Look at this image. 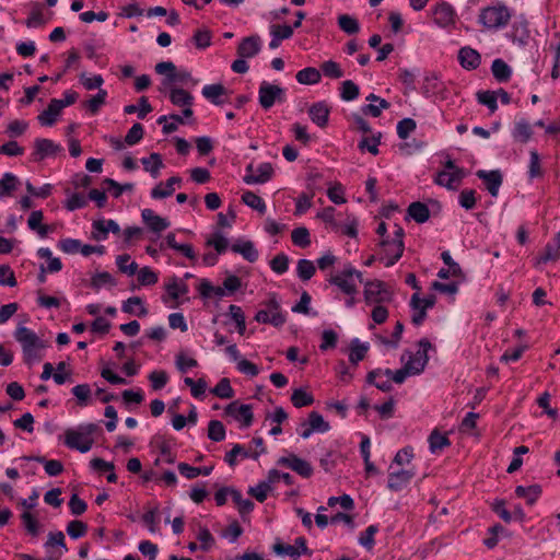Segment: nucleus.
Returning <instances> with one entry per match:
<instances>
[{"label":"nucleus","instance_id":"nucleus-1","mask_svg":"<svg viewBox=\"0 0 560 560\" xmlns=\"http://www.w3.org/2000/svg\"><path fill=\"white\" fill-rule=\"evenodd\" d=\"M13 336L22 347L23 359L26 364H32L43 359V350L48 347V343L40 339L32 329L19 325Z\"/></svg>","mask_w":560,"mask_h":560},{"label":"nucleus","instance_id":"nucleus-2","mask_svg":"<svg viewBox=\"0 0 560 560\" xmlns=\"http://www.w3.org/2000/svg\"><path fill=\"white\" fill-rule=\"evenodd\" d=\"M101 431L96 423H83L77 430L68 429L65 432V444L71 450H77L80 453H88L93 444V434Z\"/></svg>","mask_w":560,"mask_h":560},{"label":"nucleus","instance_id":"nucleus-3","mask_svg":"<svg viewBox=\"0 0 560 560\" xmlns=\"http://www.w3.org/2000/svg\"><path fill=\"white\" fill-rule=\"evenodd\" d=\"M155 72L159 74H166L163 79V85H172L174 82H179L184 85L190 84L195 86L198 84V80L191 77V73L187 70H176V66L172 61H161L155 65Z\"/></svg>","mask_w":560,"mask_h":560},{"label":"nucleus","instance_id":"nucleus-4","mask_svg":"<svg viewBox=\"0 0 560 560\" xmlns=\"http://www.w3.org/2000/svg\"><path fill=\"white\" fill-rule=\"evenodd\" d=\"M511 13L505 5L488 7L481 10L479 22L487 28H503L508 25Z\"/></svg>","mask_w":560,"mask_h":560},{"label":"nucleus","instance_id":"nucleus-5","mask_svg":"<svg viewBox=\"0 0 560 560\" xmlns=\"http://www.w3.org/2000/svg\"><path fill=\"white\" fill-rule=\"evenodd\" d=\"M258 102L265 110H268L276 103L285 102V90L277 84L262 81L258 90Z\"/></svg>","mask_w":560,"mask_h":560},{"label":"nucleus","instance_id":"nucleus-6","mask_svg":"<svg viewBox=\"0 0 560 560\" xmlns=\"http://www.w3.org/2000/svg\"><path fill=\"white\" fill-rule=\"evenodd\" d=\"M63 148L60 144L55 143L50 139L37 138L34 141V151L32 152V159L35 162H40L48 156H55L62 152Z\"/></svg>","mask_w":560,"mask_h":560},{"label":"nucleus","instance_id":"nucleus-7","mask_svg":"<svg viewBox=\"0 0 560 560\" xmlns=\"http://www.w3.org/2000/svg\"><path fill=\"white\" fill-rule=\"evenodd\" d=\"M224 412L226 416L233 417L237 421H242V427L248 428L254 421L252 405L240 404L237 400L230 402Z\"/></svg>","mask_w":560,"mask_h":560},{"label":"nucleus","instance_id":"nucleus-8","mask_svg":"<svg viewBox=\"0 0 560 560\" xmlns=\"http://www.w3.org/2000/svg\"><path fill=\"white\" fill-rule=\"evenodd\" d=\"M404 235H405L404 229L401 226L397 225V229L394 232L393 240L383 238L380 242L378 245L381 247H386V246L395 247V253L389 257V259L387 261H385L386 267L394 266L401 258L404 250H405Z\"/></svg>","mask_w":560,"mask_h":560},{"label":"nucleus","instance_id":"nucleus-9","mask_svg":"<svg viewBox=\"0 0 560 560\" xmlns=\"http://www.w3.org/2000/svg\"><path fill=\"white\" fill-rule=\"evenodd\" d=\"M419 350L416 354L410 353L407 364H411L413 375L422 373L428 364V351L432 348V343L427 338H422L418 342Z\"/></svg>","mask_w":560,"mask_h":560},{"label":"nucleus","instance_id":"nucleus-10","mask_svg":"<svg viewBox=\"0 0 560 560\" xmlns=\"http://www.w3.org/2000/svg\"><path fill=\"white\" fill-rule=\"evenodd\" d=\"M277 465L291 468L303 478H310L314 471L312 465L308 462L300 458L295 454L280 457L277 460Z\"/></svg>","mask_w":560,"mask_h":560},{"label":"nucleus","instance_id":"nucleus-11","mask_svg":"<svg viewBox=\"0 0 560 560\" xmlns=\"http://www.w3.org/2000/svg\"><path fill=\"white\" fill-rule=\"evenodd\" d=\"M476 176L485 183L487 190L492 197L498 196L503 182L502 173L499 170H479L476 172Z\"/></svg>","mask_w":560,"mask_h":560},{"label":"nucleus","instance_id":"nucleus-12","mask_svg":"<svg viewBox=\"0 0 560 560\" xmlns=\"http://www.w3.org/2000/svg\"><path fill=\"white\" fill-rule=\"evenodd\" d=\"M387 295L388 292L385 290L384 282L374 280L364 283V299L366 303H381L387 300Z\"/></svg>","mask_w":560,"mask_h":560},{"label":"nucleus","instance_id":"nucleus-13","mask_svg":"<svg viewBox=\"0 0 560 560\" xmlns=\"http://www.w3.org/2000/svg\"><path fill=\"white\" fill-rule=\"evenodd\" d=\"M92 228V236L96 241H105L108 236V232L119 234L121 231L118 223L112 219L96 220L93 222Z\"/></svg>","mask_w":560,"mask_h":560},{"label":"nucleus","instance_id":"nucleus-14","mask_svg":"<svg viewBox=\"0 0 560 560\" xmlns=\"http://www.w3.org/2000/svg\"><path fill=\"white\" fill-rule=\"evenodd\" d=\"M261 49V39L258 35L244 37L237 46V55L241 58H253Z\"/></svg>","mask_w":560,"mask_h":560},{"label":"nucleus","instance_id":"nucleus-15","mask_svg":"<svg viewBox=\"0 0 560 560\" xmlns=\"http://www.w3.org/2000/svg\"><path fill=\"white\" fill-rule=\"evenodd\" d=\"M330 108L325 102H316L308 108L310 119L319 128H325L328 124Z\"/></svg>","mask_w":560,"mask_h":560},{"label":"nucleus","instance_id":"nucleus-16","mask_svg":"<svg viewBox=\"0 0 560 560\" xmlns=\"http://www.w3.org/2000/svg\"><path fill=\"white\" fill-rule=\"evenodd\" d=\"M455 15L456 13L453 7L446 2L438 4L433 10L434 22L441 27H446L453 24Z\"/></svg>","mask_w":560,"mask_h":560},{"label":"nucleus","instance_id":"nucleus-17","mask_svg":"<svg viewBox=\"0 0 560 560\" xmlns=\"http://www.w3.org/2000/svg\"><path fill=\"white\" fill-rule=\"evenodd\" d=\"M256 171L257 174H245L243 180L247 185L265 184L269 182L275 174L271 163L268 162L259 164Z\"/></svg>","mask_w":560,"mask_h":560},{"label":"nucleus","instance_id":"nucleus-18","mask_svg":"<svg viewBox=\"0 0 560 560\" xmlns=\"http://www.w3.org/2000/svg\"><path fill=\"white\" fill-rule=\"evenodd\" d=\"M415 472L407 469L389 472L387 488L392 491L402 490L413 478Z\"/></svg>","mask_w":560,"mask_h":560},{"label":"nucleus","instance_id":"nucleus-19","mask_svg":"<svg viewBox=\"0 0 560 560\" xmlns=\"http://www.w3.org/2000/svg\"><path fill=\"white\" fill-rule=\"evenodd\" d=\"M141 217L143 222L154 233H160L166 230L171 224L167 219L155 214V212L152 209H143L141 212Z\"/></svg>","mask_w":560,"mask_h":560},{"label":"nucleus","instance_id":"nucleus-20","mask_svg":"<svg viewBox=\"0 0 560 560\" xmlns=\"http://www.w3.org/2000/svg\"><path fill=\"white\" fill-rule=\"evenodd\" d=\"M458 61L464 69L474 70L479 67L481 56L476 49L466 46L459 49Z\"/></svg>","mask_w":560,"mask_h":560},{"label":"nucleus","instance_id":"nucleus-21","mask_svg":"<svg viewBox=\"0 0 560 560\" xmlns=\"http://www.w3.org/2000/svg\"><path fill=\"white\" fill-rule=\"evenodd\" d=\"M533 133V127L525 118L515 120L511 132L513 140L522 144L527 143L532 139Z\"/></svg>","mask_w":560,"mask_h":560},{"label":"nucleus","instance_id":"nucleus-22","mask_svg":"<svg viewBox=\"0 0 560 560\" xmlns=\"http://www.w3.org/2000/svg\"><path fill=\"white\" fill-rule=\"evenodd\" d=\"M231 250L233 253L242 255L243 258L248 262H255L259 257V253L256 249L255 244L249 240H238L237 242L232 244Z\"/></svg>","mask_w":560,"mask_h":560},{"label":"nucleus","instance_id":"nucleus-23","mask_svg":"<svg viewBox=\"0 0 560 560\" xmlns=\"http://www.w3.org/2000/svg\"><path fill=\"white\" fill-rule=\"evenodd\" d=\"M366 101L371 102L368 105L362 107V112L365 115H371L372 117H380L383 109H388L390 107V103L385 98H382L374 93H371L366 96Z\"/></svg>","mask_w":560,"mask_h":560},{"label":"nucleus","instance_id":"nucleus-24","mask_svg":"<svg viewBox=\"0 0 560 560\" xmlns=\"http://www.w3.org/2000/svg\"><path fill=\"white\" fill-rule=\"evenodd\" d=\"M61 108H59L58 106V102H57V98H52L47 108L44 109L37 117L39 124L42 126H52L56 120H57V117L61 114Z\"/></svg>","mask_w":560,"mask_h":560},{"label":"nucleus","instance_id":"nucleus-25","mask_svg":"<svg viewBox=\"0 0 560 560\" xmlns=\"http://www.w3.org/2000/svg\"><path fill=\"white\" fill-rule=\"evenodd\" d=\"M407 214L415 222L422 224L429 220L430 209L425 203L421 201H415L408 206Z\"/></svg>","mask_w":560,"mask_h":560},{"label":"nucleus","instance_id":"nucleus-26","mask_svg":"<svg viewBox=\"0 0 560 560\" xmlns=\"http://www.w3.org/2000/svg\"><path fill=\"white\" fill-rule=\"evenodd\" d=\"M511 37L513 42L525 45L529 38L528 22L522 16L512 25Z\"/></svg>","mask_w":560,"mask_h":560},{"label":"nucleus","instance_id":"nucleus-27","mask_svg":"<svg viewBox=\"0 0 560 560\" xmlns=\"http://www.w3.org/2000/svg\"><path fill=\"white\" fill-rule=\"evenodd\" d=\"M541 487L537 483L530 485L528 487L517 486L515 488V495L517 498L525 499L527 504L534 505L538 498L541 495Z\"/></svg>","mask_w":560,"mask_h":560},{"label":"nucleus","instance_id":"nucleus-28","mask_svg":"<svg viewBox=\"0 0 560 560\" xmlns=\"http://www.w3.org/2000/svg\"><path fill=\"white\" fill-rule=\"evenodd\" d=\"M491 72L493 78L500 83L508 82L512 75L511 67L501 58L492 61Z\"/></svg>","mask_w":560,"mask_h":560},{"label":"nucleus","instance_id":"nucleus-29","mask_svg":"<svg viewBox=\"0 0 560 560\" xmlns=\"http://www.w3.org/2000/svg\"><path fill=\"white\" fill-rule=\"evenodd\" d=\"M182 183V178L179 176H172L166 180L165 188H162V183L156 185L151 190V198L153 199H164L173 195L174 192V185H179Z\"/></svg>","mask_w":560,"mask_h":560},{"label":"nucleus","instance_id":"nucleus-30","mask_svg":"<svg viewBox=\"0 0 560 560\" xmlns=\"http://www.w3.org/2000/svg\"><path fill=\"white\" fill-rule=\"evenodd\" d=\"M310 425L314 432L325 433L330 430V424L324 420L323 416L317 411H311L307 420L303 421L300 427Z\"/></svg>","mask_w":560,"mask_h":560},{"label":"nucleus","instance_id":"nucleus-31","mask_svg":"<svg viewBox=\"0 0 560 560\" xmlns=\"http://www.w3.org/2000/svg\"><path fill=\"white\" fill-rule=\"evenodd\" d=\"M203 97H206L208 101H210L213 105H221L223 101L220 98V96L228 93V90L224 85L217 83V84H208L202 88L201 91Z\"/></svg>","mask_w":560,"mask_h":560},{"label":"nucleus","instance_id":"nucleus-32","mask_svg":"<svg viewBox=\"0 0 560 560\" xmlns=\"http://www.w3.org/2000/svg\"><path fill=\"white\" fill-rule=\"evenodd\" d=\"M121 310L127 314H135L139 317H143L148 314V310L143 306V301L139 296H131L122 303Z\"/></svg>","mask_w":560,"mask_h":560},{"label":"nucleus","instance_id":"nucleus-33","mask_svg":"<svg viewBox=\"0 0 560 560\" xmlns=\"http://www.w3.org/2000/svg\"><path fill=\"white\" fill-rule=\"evenodd\" d=\"M236 456L256 460L259 457V453H250V451H247L243 445L235 444L232 450L225 454L224 460L229 466L233 467L236 464Z\"/></svg>","mask_w":560,"mask_h":560},{"label":"nucleus","instance_id":"nucleus-34","mask_svg":"<svg viewBox=\"0 0 560 560\" xmlns=\"http://www.w3.org/2000/svg\"><path fill=\"white\" fill-rule=\"evenodd\" d=\"M170 101L175 106H192L194 96L180 88H172L170 90Z\"/></svg>","mask_w":560,"mask_h":560},{"label":"nucleus","instance_id":"nucleus-35","mask_svg":"<svg viewBox=\"0 0 560 560\" xmlns=\"http://www.w3.org/2000/svg\"><path fill=\"white\" fill-rule=\"evenodd\" d=\"M141 163L153 178L159 176L160 170L164 166L161 154L155 152L151 153L149 158H142Z\"/></svg>","mask_w":560,"mask_h":560},{"label":"nucleus","instance_id":"nucleus-36","mask_svg":"<svg viewBox=\"0 0 560 560\" xmlns=\"http://www.w3.org/2000/svg\"><path fill=\"white\" fill-rule=\"evenodd\" d=\"M28 460H36L40 464H44L45 471L48 476L56 477L63 471V465L60 460L57 459H46L43 456H32L26 457Z\"/></svg>","mask_w":560,"mask_h":560},{"label":"nucleus","instance_id":"nucleus-37","mask_svg":"<svg viewBox=\"0 0 560 560\" xmlns=\"http://www.w3.org/2000/svg\"><path fill=\"white\" fill-rule=\"evenodd\" d=\"M322 74L320 71L313 67H306L300 70L295 79L300 84L311 85L316 84L320 81Z\"/></svg>","mask_w":560,"mask_h":560},{"label":"nucleus","instance_id":"nucleus-38","mask_svg":"<svg viewBox=\"0 0 560 560\" xmlns=\"http://www.w3.org/2000/svg\"><path fill=\"white\" fill-rule=\"evenodd\" d=\"M328 281L330 284L338 287L347 295H354L358 291L357 284L352 278L331 275Z\"/></svg>","mask_w":560,"mask_h":560},{"label":"nucleus","instance_id":"nucleus-39","mask_svg":"<svg viewBox=\"0 0 560 560\" xmlns=\"http://www.w3.org/2000/svg\"><path fill=\"white\" fill-rule=\"evenodd\" d=\"M382 374H383V369H374L366 374L365 381L369 385H373L377 389H380L384 393H389L393 390V385L389 380L376 381V378L382 376Z\"/></svg>","mask_w":560,"mask_h":560},{"label":"nucleus","instance_id":"nucleus-40","mask_svg":"<svg viewBox=\"0 0 560 560\" xmlns=\"http://www.w3.org/2000/svg\"><path fill=\"white\" fill-rule=\"evenodd\" d=\"M153 110V107L151 106V104L149 103L148 101V97L147 96H141L139 98V106L135 105V104H130V105H126L124 107V112L125 114H135V113H138V117L140 119H144L147 117V115L149 113H151Z\"/></svg>","mask_w":560,"mask_h":560},{"label":"nucleus","instance_id":"nucleus-41","mask_svg":"<svg viewBox=\"0 0 560 560\" xmlns=\"http://www.w3.org/2000/svg\"><path fill=\"white\" fill-rule=\"evenodd\" d=\"M528 178L530 180L540 178L544 176V170L540 162L539 153L536 150L529 151V163L527 171Z\"/></svg>","mask_w":560,"mask_h":560},{"label":"nucleus","instance_id":"nucleus-42","mask_svg":"<svg viewBox=\"0 0 560 560\" xmlns=\"http://www.w3.org/2000/svg\"><path fill=\"white\" fill-rule=\"evenodd\" d=\"M231 498L237 505L238 512L242 516L249 514L255 508L254 502L249 499H244L241 491L235 488L231 491Z\"/></svg>","mask_w":560,"mask_h":560},{"label":"nucleus","instance_id":"nucleus-43","mask_svg":"<svg viewBox=\"0 0 560 560\" xmlns=\"http://www.w3.org/2000/svg\"><path fill=\"white\" fill-rule=\"evenodd\" d=\"M368 351V343H360L359 339H353L351 341L349 361L352 364L357 365L360 361H362L365 358Z\"/></svg>","mask_w":560,"mask_h":560},{"label":"nucleus","instance_id":"nucleus-44","mask_svg":"<svg viewBox=\"0 0 560 560\" xmlns=\"http://www.w3.org/2000/svg\"><path fill=\"white\" fill-rule=\"evenodd\" d=\"M199 293L205 299H209L211 296L221 299L226 294V290L224 287H215L209 280L203 279L199 285Z\"/></svg>","mask_w":560,"mask_h":560},{"label":"nucleus","instance_id":"nucleus-45","mask_svg":"<svg viewBox=\"0 0 560 560\" xmlns=\"http://www.w3.org/2000/svg\"><path fill=\"white\" fill-rule=\"evenodd\" d=\"M242 201L261 214L266 212L267 208L264 199L250 190H247L242 195Z\"/></svg>","mask_w":560,"mask_h":560},{"label":"nucleus","instance_id":"nucleus-46","mask_svg":"<svg viewBox=\"0 0 560 560\" xmlns=\"http://www.w3.org/2000/svg\"><path fill=\"white\" fill-rule=\"evenodd\" d=\"M338 25L348 35H354L360 31L359 21L349 14L339 15Z\"/></svg>","mask_w":560,"mask_h":560},{"label":"nucleus","instance_id":"nucleus-47","mask_svg":"<svg viewBox=\"0 0 560 560\" xmlns=\"http://www.w3.org/2000/svg\"><path fill=\"white\" fill-rule=\"evenodd\" d=\"M272 551L278 556H289L291 560H298L301 557L298 547L285 545L279 538L272 545Z\"/></svg>","mask_w":560,"mask_h":560},{"label":"nucleus","instance_id":"nucleus-48","mask_svg":"<svg viewBox=\"0 0 560 560\" xmlns=\"http://www.w3.org/2000/svg\"><path fill=\"white\" fill-rule=\"evenodd\" d=\"M206 245L213 247L218 255H222L228 250L229 241L220 231H217L207 240Z\"/></svg>","mask_w":560,"mask_h":560},{"label":"nucleus","instance_id":"nucleus-49","mask_svg":"<svg viewBox=\"0 0 560 560\" xmlns=\"http://www.w3.org/2000/svg\"><path fill=\"white\" fill-rule=\"evenodd\" d=\"M291 401L295 408H302L314 404V396L303 388H296L291 395Z\"/></svg>","mask_w":560,"mask_h":560},{"label":"nucleus","instance_id":"nucleus-50","mask_svg":"<svg viewBox=\"0 0 560 560\" xmlns=\"http://www.w3.org/2000/svg\"><path fill=\"white\" fill-rule=\"evenodd\" d=\"M19 178L12 173L3 174L0 179V197L10 196L15 189Z\"/></svg>","mask_w":560,"mask_h":560},{"label":"nucleus","instance_id":"nucleus-51","mask_svg":"<svg viewBox=\"0 0 560 560\" xmlns=\"http://www.w3.org/2000/svg\"><path fill=\"white\" fill-rule=\"evenodd\" d=\"M24 24L28 28L40 27L46 24V20L43 15V9L39 3H35L34 9L25 20Z\"/></svg>","mask_w":560,"mask_h":560},{"label":"nucleus","instance_id":"nucleus-52","mask_svg":"<svg viewBox=\"0 0 560 560\" xmlns=\"http://www.w3.org/2000/svg\"><path fill=\"white\" fill-rule=\"evenodd\" d=\"M298 276L302 281H308L316 272V267L312 260L300 259L296 266Z\"/></svg>","mask_w":560,"mask_h":560},{"label":"nucleus","instance_id":"nucleus-53","mask_svg":"<svg viewBox=\"0 0 560 560\" xmlns=\"http://www.w3.org/2000/svg\"><path fill=\"white\" fill-rule=\"evenodd\" d=\"M211 393L222 399H230L234 397V389L231 386L230 380L226 377L221 378L211 389Z\"/></svg>","mask_w":560,"mask_h":560},{"label":"nucleus","instance_id":"nucleus-54","mask_svg":"<svg viewBox=\"0 0 560 560\" xmlns=\"http://www.w3.org/2000/svg\"><path fill=\"white\" fill-rule=\"evenodd\" d=\"M116 265L120 272L128 276H133L138 271V264L136 261H130V255L128 254L117 256Z\"/></svg>","mask_w":560,"mask_h":560},{"label":"nucleus","instance_id":"nucleus-55","mask_svg":"<svg viewBox=\"0 0 560 560\" xmlns=\"http://www.w3.org/2000/svg\"><path fill=\"white\" fill-rule=\"evenodd\" d=\"M165 290L170 298L177 300L180 295L188 292V285L186 283H179L176 277H173L168 283L165 284Z\"/></svg>","mask_w":560,"mask_h":560},{"label":"nucleus","instance_id":"nucleus-56","mask_svg":"<svg viewBox=\"0 0 560 560\" xmlns=\"http://www.w3.org/2000/svg\"><path fill=\"white\" fill-rule=\"evenodd\" d=\"M291 238L292 243L301 248H305L311 245L310 232L304 226L294 229L291 233Z\"/></svg>","mask_w":560,"mask_h":560},{"label":"nucleus","instance_id":"nucleus-57","mask_svg":"<svg viewBox=\"0 0 560 560\" xmlns=\"http://www.w3.org/2000/svg\"><path fill=\"white\" fill-rule=\"evenodd\" d=\"M430 451L438 453L451 444L448 438L434 430L429 436Z\"/></svg>","mask_w":560,"mask_h":560},{"label":"nucleus","instance_id":"nucleus-58","mask_svg":"<svg viewBox=\"0 0 560 560\" xmlns=\"http://www.w3.org/2000/svg\"><path fill=\"white\" fill-rule=\"evenodd\" d=\"M359 94H360V89H359L358 84H355L353 81L346 80L341 83L340 97L343 101H346V102L353 101L359 96Z\"/></svg>","mask_w":560,"mask_h":560},{"label":"nucleus","instance_id":"nucleus-59","mask_svg":"<svg viewBox=\"0 0 560 560\" xmlns=\"http://www.w3.org/2000/svg\"><path fill=\"white\" fill-rule=\"evenodd\" d=\"M434 183L439 186H443L448 190H456L458 184H456V179L453 175V172L440 171L436 173L434 178Z\"/></svg>","mask_w":560,"mask_h":560},{"label":"nucleus","instance_id":"nucleus-60","mask_svg":"<svg viewBox=\"0 0 560 560\" xmlns=\"http://www.w3.org/2000/svg\"><path fill=\"white\" fill-rule=\"evenodd\" d=\"M225 427L219 420H211L208 424V438L214 442H221L225 439Z\"/></svg>","mask_w":560,"mask_h":560},{"label":"nucleus","instance_id":"nucleus-61","mask_svg":"<svg viewBox=\"0 0 560 560\" xmlns=\"http://www.w3.org/2000/svg\"><path fill=\"white\" fill-rule=\"evenodd\" d=\"M107 97V91L100 89V91L92 96L88 102H85L84 106L91 112V114L95 115L98 113L100 108L105 104Z\"/></svg>","mask_w":560,"mask_h":560},{"label":"nucleus","instance_id":"nucleus-62","mask_svg":"<svg viewBox=\"0 0 560 560\" xmlns=\"http://www.w3.org/2000/svg\"><path fill=\"white\" fill-rule=\"evenodd\" d=\"M319 71H322L325 77L331 78V79H340L345 75L339 63L334 60L324 61L320 65Z\"/></svg>","mask_w":560,"mask_h":560},{"label":"nucleus","instance_id":"nucleus-63","mask_svg":"<svg viewBox=\"0 0 560 560\" xmlns=\"http://www.w3.org/2000/svg\"><path fill=\"white\" fill-rule=\"evenodd\" d=\"M271 486L267 480L259 481L257 486L249 487L248 494L254 497L258 502L262 503L268 497V492L271 491Z\"/></svg>","mask_w":560,"mask_h":560},{"label":"nucleus","instance_id":"nucleus-64","mask_svg":"<svg viewBox=\"0 0 560 560\" xmlns=\"http://www.w3.org/2000/svg\"><path fill=\"white\" fill-rule=\"evenodd\" d=\"M144 128L140 122H135L125 136L124 142L127 145H135L142 140Z\"/></svg>","mask_w":560,"mask_h":560}]
</instances>
